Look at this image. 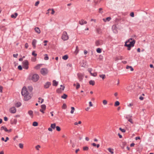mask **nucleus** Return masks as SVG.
<instances>
[{
    "mask_svg": "<svg viewBox=\"0 0 154 154\" xmlns=\"http://www.w3.org/2000/svg\"><path fill=\"white\" fill-rule=\"evenodd\" d=\"M21 94L24 97V100L27 101L30 99L32 97V93L29 91L25 87H23L21 91Z\"/></svg>",
    "mask_w": 154,
    "mask_h": 154,
    "instance_id": "f257e3e1",
    "label": "nucleus"
},
{
    "mask_svg": "<svg viewBox=\"0 0 154 154\" xmlns=\"http://www.w3.org/2000/svg\"><path fill=\"white\" fill-rule=\"evenodd\" d=\"M135 42V41L134 40H132V38L129 39L128 41L126 42L125 46L127 47H133Z\"/></svg>",
    "mask_w": 154,
    "mask_h": 154,
    "instance_id": "f03ea898",
    "label": "nucleus"
},
{
    "mask_svg": "<svg viewBox=\"0 0 154 154\" xmlns=\"http://www.w3.org/2000/svg\"><path fill=\"white\" fill-rule=\"evenodd\" d=\"M39 79V75L36 74L33 75L31 78V79L34 82H37Z\"/></svg>",
    "mask_w": 154,
    "mask_h": 154,
    "instance_id": "7ed1b4c3",
    "label": "nucleus"
},
{
    "mask_svg": "<svg viewBox=\"0 0 154 154\" xmlns=\"http://www.w3.org/2000/svg\"><path fill=\"white\" fill-rule=\"evenodd\" d=\"M69 38L67 33L65 31L63 32L61 36V39L63 41H66L68 40Z\"/></svg>",
    "mask_w": 154,
    "mask_h": 154,
    "instance_id": "20e7f679",
    "label": "nucleus"
},
{
    "mask_svg": "<svg viewBox=\"0 0 154 154\" xmlns=\"http://www.w3.org/2000/svg\"><path fill=\"white\" fill-rule=\"evenodd\" d=\"M23 68L27 69H28L29 63L27 60H26L23 62Z\"/></svg>",
    "mask_w": 154,
    "mask_h": 154,
    "instance_id": "39448f33",
    "label": "nucleus"
},
{
    "mask_svg": "<svg viewBox=\"0 0 154 154\" xmlns=\"http://www.w3.org/2000/svg\"><path fill=\"white\" fill-rule=\"evenodd\" d=\"M56 124L55 123H54L53 124H52L51 125L50 127L49 128H48V130L49 131H53V129H55V128H56Z\"/></svg>",
    "mask_w": 154,
    "mask_h": 154,
    "instance_id": "423d86ee",
    "label": "nucleus"
},
{
    "mask_svg": "<svg viewBox=\"0 0 154 154\" xmlns=\"http://www.w3.org/2000/svg\"><path fill=\"white\" fill-rule=\"evenodd\" d=\"M48 72V69L46 68H42L41 70V73L43 75H46Z\"/></svg>",
    "mask_w": 154,
    "mask_h": 154,
    "instance_id": "0eeeda50",
    "label": "nucleus"
},
{
    "mask_svg": "<svg viewBox=\"0 0 154 154\" xmlns=\"http://www.w3.org/2000/svg\"><path fill=\"white\" fill-rule=\"evenodd\" d=\"M103 44V42L102 40H98L95 42V44L96 46H99L102 45Z\"/></svg>",
    "mask_w": 154,
    "mask_h": 154,
    "instance_id": "6e6552de",
    "label": "nucleus"
},
{
    "mask_svg": "<svg viewBox=\"0 0 154 154\" xmlns=\"http://www.w3.org/2000/svg\"><path fill=\"white\" fill-rule=\"evenodd\" d=\"M132 116L131 115H128L127 116L126 118L128 120V121L131 124H133V122L131 118Z\"/></svg>",
    "mask_w": 154,
    "mask_h": 154,
    "instance_id": "1a4fd4ad",
    "label": "nucleus"
},
{
    "mask_svg": "<svg viewBox=\"0 0 154 154\" xmlns=\"http://www.w3.org/2000/svg\"><path fill=\"white\" fill-rule=\"evenodd\" d=\"M46 108V106L44 104L42 105L41 106V109H40V111L43 113H44V111L45 110Z\"/></svg>",
    "mask_w": 154,
    "mask_h": 154,
    "instance_id": "9d476101",
    "label": "nucleus"
},
{
    "mask_svg": "<svg viewBox=\"0 0 154 154\" xmlns=\"http://www.w3.org/2000/svg\"><path fill=\"white\" fill-rule=\"evenodd\" d=\"M10 112L12 113H14L16 112V109L14 107H11L9 109Z\"/></svg>",
    "mask_w": 154,
    "mask_h": 154,
    "instance_id": "9b49d317",
    "label": "nucleus"
},
{
    "mask_svg": "<svg viewBox=\"0 0 154 154\" xmlns=\"http://www.w3.org/2000/svg\"><path fill=\"white\" fill-rule=\"evenodd\" d=\"M87 23V21L83 19H81L79 21V23L81 25H82L84 24H86Z\"/></svg>",
    "mask_w": 154,
    "mask_h": 154,
    "instance_id": "f8f14e48",
    "label": "nucleus"
},
{
    "mask_svg": "<svg viewBox=\"0 0 154 154\" xmlns=\"http://www.w3.org/2000/svg\"><path fill=\"white\" fill-rule=\"evenodd\" d=\"M60 86L62 87V89H61V88L58 89L57 90V91L58 93H61L62 91H63L65 87L64 86H63L62 85H61Z\"/></svg>",
    "mask_w": 154,
    "mask_h": 154,
    "instance_id": "ddd939ff",
    "label": "nucleus"
},
{
    "mask_svg": "<svg viewBox=\"0 0 154 154\" xmlns=\"http://www.w3.org/2000/svg\"><path fill=\"white\" fill-rule=\"evenodd\" d=\"M17 119H14L11 120V124L12 125H16L17 123Z\"/></svg>",
    "mask_w": 154,
    "mask_h": 154,
    "instance_id": "4468645a",
    "label": "nucleus"
},
{
    "mask_svg": "<svg viewBox=\"0 0 154 154\" xmlns=\"http://www.w3.org/2000/svg\"><path fill=\"white\" fill-rule=\"evenodd\" d=\"M117 27L116 25H113L112 27V29L113 31L115 32L116 33L117 32Z\"/></svg>",
    "mask_w": 154,
    "mask_h": 154,
    "instance_id": "2eb2a0df",
    "label": "nucleus"
},
{
    "mask_svg": "<svg viewBox=\"0 0 154 154\" xmlns=\"http://www.w3.org/2000/svg\"><path fill=\"white\" fill-rule=\"evenodd\" d=\"M111 18L110 17H107L106 19L103 18V20L104 22H106L107 21H109L111 20Z\"/></svg>",
    "mask_w": 154,
    "mask_h": 154,
    "instance_id": "dca6fc26",
    "label": "nucleus"
},
{
    "mask_svg": "<svg viewBox=\"0 0 154 154\" xmlns=\"http://www.w3.org/2000/svg\"><path fill=\"white\" fill-rule=\"evenodd\" d=\"M51 83L49 82H47L44 85V87L46 88H48L51 85Z\"/></svg>",
    "mask_w": 154,
    "mask_h": 154,
    "instance_id": "f3484780",
    "label": "nucleus"
},
{
    "mask_svg": "<svg viewBox=\"0 0 154 154\" xmlns=\"http://www.w3.org/2000/svg\"><path fill=\"white\" fill-rule=\"evenodd\" d=\"M36 41L35 39H33L32 41V44L34 48H35V45L36 43Z\"/></svg>",
    "mask_w": 154,
    "mask_h": 154,
    "instance_id": "a211bd4d",
    "label": "nucleus"
},
{
    "mask_svg": "<svg viewBox=\"0 0 154 154\" xmlns=\"http://www.w3.org/2000/svg\"><path fill=\"white\" fill-rule=\"evenodd\" d=\"M58 84V82H57L55 80H54L53 81V85L54 86H57Z\"/></svg>",
    "mask_w": 154,
    "mask_h": 154,
    "instance_id": "6ab92c4d",
    "label": "nucleus"
},
{
    "mask_svg": "<svg viewBox=\"0 0 154 154\" xmlns=\"http://www.w3.org/2000/svg\"><path fill=\"white\" fill-rule=\"evenodd\" d=\"M35 31L38 33H40L41 32L40 30L38 27H36L35 29Z\"/></svg>",
    "mask_w": 154,
    "mask_h": 154,
    "instance_id": "aec40b11",
    "label": "nucleus"
},
{
    "mask_svg": "<svg viewBox=\"0 0 154 154\" xmlns=\"http://www.w3.org/2000/svg\"><path fill=\"white\" fill-rule=\"evenodd\" d=\"M0 129L1 130H4L6 132L8 131V129L7 128L4 126L1 127Z\"/></svg>",
    "mask_w": 154,
    "mask_h": 154,
    "instance_id": "412c9836",
    "label": "nucleus"
},
{
    "mask_svg": "<svg viewBox=\"0 0 154 154\" xmlns=\"http://www.w3.org/2000/svg\"><path fill=\"white\" fill-rule=\"evenodd\" d=\"M126 68L127 69H130V70L132 71L134 70L133 68L131 66H127L126 67Z\"/></svg>",
    "mask_w": 154,
    "mask_h": 154,
    "instance_id": "4be33fe9",
    "label": "nucleus"
},
{
    "mask_svg": "<svg viewBox=\"0 0 154 154\" xmlns=\"http://www.w3.org/2000/svg\"><path fill=\"white\" fill-rule=\"evenodd\" d=\"M28 113L31 116L32 118L33 117V112L32 110H29L28 111Z\"/></svg>",
    "mask_w": 154,
    "mask_h": 154,
    "instance_id": "5701e85b",
    "label": "nucleus"
},
{
    "mask_svg": "<svg viewBox=\"0 0 154 154\" xmlns=\"http://www.w3.org/2000/svg\"><path fill=\"white\" fill-rule=\"evenodd\" d=\"M38 102L41 103H42L44 101V99L41 97H39L38 99Z\"/></svg>",
    "mask_w": 154,
    "mask_h": 154,
    "instance_id": "b1692460",
    "label": "nucleus"
},
{
    "mask_svg": "<svg viewBox=\"0 0 154 154\" xmlns=\"http://www.w3.org/2000/svg\"><path fill=\"white\" fill-rule=\"evenodd\" d=\"M78 76L80 81L82 79V75L81 74H78Z\"/></svg>",
    "mask_w": 154,
    "mask_h": 154,
    "instance_id": "393cba45",
    "label": "nucleus"
},
{
    "mask_svg": "<svg viewBox=\"0 0 154 154\" xmlns=\"http://www.w3.org/2000/svg\"><path fill=\"white\" fill-rule=\"evenodd\" d=\"M108 151L110 152L111 154H112L113 153V149H111V148H109L108 149Z\"/></svg>",
    "mask_w": 154,
    "mask_h": 154,
    "instance_id": "a878e982",
    "label": "nucleus"
},
{
    "mask_svg": "<svg viewBox=\"0 0 154 154\" xmlns=\"http://www.w3.org/2000/svg\"><path fill=\"white\" fill-rule=\"evenodd\" d=\"M17 15L18 14L17 13H15L14 14H12L11 15V18H16Z\"/></svg>",
    "mask_w": 154,
    "mask_h": 154,
    "instance_id": "bb28decb",
    "label": "nucleus"
},
{
    "mask_svg": "<svg viewBox=\"0 0 154 154\" xmlns=\"http://www.w3.org/2000/svg\"><path fill=\"white\" fill-rule=\"evenodd\" d=\"M126 89L128 91H130L132 89V86L129 85L128 86L126 87Z\"/></svg>",
    "mask_w": 154,
    "mask_h": 154,
    "instance_id": "cd10ccee",
    "label": "nucleus"
},
{
    "mask_svg": "<svg viewBox=\"0 0 154 154\" xmlns=\"http://www.w3.org/2000/svg\"><path fill=\"white\" fill-rule=\"evenodd\" d=\"M41 64H38L35 67V69H39L40 67L41 66Z\"/></svg>",
    "mask_w": 154,
    "mask_h": 154,
    "instance_id": "c85d7f7f",
    "label": "nucleus"
},
{
    "mask_svg": "<svg viewBox=\"0 0 154 154\" xmlns=\"http://www.w3.org/2000/svg\"><path fill=\"white\" fill-rule=\"evenodd\" d=\"M95 82L93 80H91L89 82V83L90 85H94L95 84Z\"/></svg>",
    "mask_w": 154,
    "mask_h": 154,
    "instance_id": "c756f323",
    "label": "nucleus"
},
{
    "mask_svg": "<svg viewBox=\"0 0 154 154\" xmlns=\"http://www.w3.org/2000/svg\"><path fill=\"white\" fill-rule=\"evenodd\" d=\"M99 76L103 80L106 77V76L104 74L100 75Z\"/></svg>",
    "mask_w": 154,
    "mask_h": 154,
    "instance_id": "7c9ffc66",
    "label": "nucleus"
},
{
    "mask_svg": "<svg viewBox=\"0 0 154 154\" xmlns=\"http://www.w3.org/2000/svg\"><path fill=\"white\" fill-rule=\"evenodd\" d=\"M28 91L29 92L32 93V90L33 88L32 87L29 86L28 87Z\"/></svg>",
    "mask_w": 154,
    "mask_h": 154,
    "instance_id": "2f4dec72",
    "label": "nucleus"
},
{
    "mask_svg": "<svg viewBox=\"0 0 154 154\" xmlns=\"http://www.w3.org/2000/svg\"><path fill=\"white\" fill-rule=\"evenodd\" d=\"M79 50L78 49V47L77 46L76 47V49L75 52V53L76 54H77L79 52Z\"/></svg>",
    "mask_w": 154,
    "mask_h": 154,
    "instance_id": "473e14b6",
    "label": "nucleus"
},
{
    "mask_svg": "<svg viewBox=\"0 0 154 154\" xmlns=\"http://www.w3.org/2000/svg\"><path fill=\"white\" fill-rule=\"evenodd\" d=\"M96 51H97V52L98 53H100L102 52L101 49H100V48H97L96 49Z\"/></svg>",
    "mask_w": 154,
    "mask_h": 154,
    "instance_id": "72a5a7b5",
    "label": "nucleus"
},
{
    "mask_svg": "<svg viewBox=\"0 0 154 154\" xmlns=\"http://www.w3.org/2000/svg\"><path fill=\"white\" fill-rule=\"evenodd\" d=\"M41 148L40 145H38L35 146V149L37 150H39V149Z\"/></svg>",
    "mask_w": 154,
    "mask_h": 154,
    "instance_id": "f704fd0d",
    "label": "nucleus"
},
{
    "mask_svg": "<svg viewBox=\"0 0 154 154\" xmlns=\"http://www.w3.org/2000/svg\"><path fill=\"white\" fill-rule=\"evenodd\" d=\"M67 96L66 94H64L63 95L61 96V97L62 98L66 99L67 98Z\"/></svg>",
    "mask_w": 154,
    "mask_h": 154,
    "instance_id": "c9c22d12",
    "label": "nucleus"
},
{
    "mask_svg": "<svg viewBox=\"0 0 154 154\" xmlns=\"http://www.w3.org/2000/svg\"><path fill=\"white\" fill-rule=\"evenodd\" d=\"M103 104L104 105H106L107 104V101L106 100H103Z\"/></svg>",
    "mask_w": 154,
    "mask_h": 154,
    "instance_id": "e433bc0d",
    "label": "nucleus"
},
{
    "mask_svg": "<svg viewBox=\"0 0 154 154\" xmlns=\"http://www.w3.org/2000/svg\"><path fill=\"white\" fill-rule=\"evenodd\" d=\"M71 110L70 112V113L71 114H73L74 112V111L75 110V108L74 107H71Z\"/></svg>",
    "mask_w": 154,
    "mask_h": 154,
    "instance_id": "4c0bfd02",
    "label": "nucleus"
},
{
    "mask_svg": "<svg viewBox=\"0 0 154 154\" xmlns=\"http://www.w3.org/2000/svg\"><path fill=\"white\" fill-rule=\"evenodd\" d=\"M21 105V104L19 102L16 103L15 105V106L17 107H20Z\"/></svg>",
    "mask_w": 154,
    "mask_h": 154,
    "instance_id": "58836bf2",
    "label": "nucleus"
},
{
    "mask_svg": "<svg viewBox=\"0 0 154 154\" xmlns=\"http://www.w3.org/2000/svg\"><path fill=\"white\" fill-rule=\"evenodd\" d=\"M62 58L64 60H66L68 58V56L67 55H65L63 56Z\"/></svg>",
    "mask_w": 154,
    "mask_h": 154,
    "instance_id": "ea45409f",
    "label": "nucleus"
},
{
    "mask_svg": "<svg viewBox=\"0 0 154 154\" xmlns=\"http://www.w3.org/2000/svg\"><path fill=\"white\" fill-rule=\"evenodd\" d=\"M32 125L34 126H36L38 125V123L37 122H34L33 123Z\"/></svg>",
    "mask_w": 154,
    "mask_h": 154,
    "instance_id": "a19ab883",
    "label": "nucleus"
},
{
    "mask_svg": "<svg viewBox=\"0 0 154 154\" xmlns=\"http://www.w3.org/2000/svg\"><path fill=\"white\" fill-rule=\"evenodd\" d=\"M89 148L87 146H84L83 147V150L84 151H87L88 150Z\"/></svg>",
    "mask_w": 154,
    "mask_h": 154,
    "instance_id": "79ce46f5",
    "label": "nucleus"
},
{
    "mask_svg": "<svg viewBox=\"0 0 154 154\" xmlns=\"http://www.w3.org/2000/svg\"><path fill=\"white\" fill-rule=\"evenodd\" d=\"M91 74L92 76L95 77L97 75V73L96 72H95L94 73H91Z\"/></svg>",
    "mask_w": 154,
    "mask_h": 154,
    "instance_id": "37998d69",
    "label": "nucleus"
},
{
    "mask_svg": "<svg viewBox=\"0 0 154 154\" xmlns=\"http://www.w3.org/2000/svg\"><path fill=\"white\" fill-rule=\"evenodd\" d=\"M67 106L65 104H63L62 106V108L63 109H65L66 108Z\"/></svg>",
    "mask_w": 154,
    "mask_h": 154,
    "instance_id": "c03bdc74",
    "label": "nucleus"
},
{
    "mask_svg": "<svg viewBox=\"0 0 154 154\" xmlns=\"http://www.w3.org/2000/svg\"><path fill=\"white\" fill-rule=\"evenodd\" d=\"M56 128V130L58 131H60L61 130L59 126H57Z\"/></svg>",
    "mask_w": 154,
    "mask_h": 154,
    "instance_id": "a18cd8bd",
    "label": "nucleus"
},
{
    "mask_svg": "<svg viewBox=\"0 0 154 154\" xmlns=\"http://www.w3.org/2000/svg\"><path fill=\"white\" fill-rule=\"evenodd\" d=\"M45 57H44V59L45 60H48L49 58L48 56V55L47 54H45Z\"/></svg>",
    "mask_w": 154,
    "mask_h": 154,
    "instance_id": "49530a36",
    "label": "nucleus"
},
{
    "mask_svg": "<svg viewBox=\"0 0 154 154\" xmlns=\"http://www.w3.org/2000/svg\"><path fill=\"white\" fill-rule=\"evenodd\" d=\"M119 102L118 101H116L115 102V106H117L119 105Z\"/></svg>",
    "mask_w": 154,
    "mask_h": 154,
    "instance_id": "de8ad7c7",
    "label": "nucleus"
},
{
    "mask_svg": "<svg viewBox=\"0 0 154 154\" xmlns=\"http://www.w3.org/2000/svg\"><path fill=\"white\" fill-rule=\"evenodd\" d=\"M76 84H77V85H76V89H78L80 88V85L79 83H77Z\"/></svg>",
    "mask_w": 154,
    "mask_h": 154,
    "instance_id": "09e8293b",
    "label": "nucleus"
},
{
    "mask_svg": "<svg viewBox=\"0 0 154 154\" xmlns=\"http://www.w3.org/2000/svg\"><path fill=\"white\" fill-rule=\"evenodd\" d=\"M19 147H20V148L21 149L23 148V144L20 143L19 144Z\"/></svg>",
    "mask_w": 154,
    "mask_h": 154,
    "instance_id": "8fccbe9b",
    "label": "nucleus"
},
{
    "mask_svg": "<svg viewBox=\"0 0 154 154\" xmlns=\"http://www.w3.org/2000/svg\"><path fill=\"white\" fill-rule=\"evenodd\" d=\"M32 55L35 57H36V56L37 55V54L35 53V51H33L32 52Z\"/></svg>",
    "mask_w": 154,
    "mask_h": 154,
    "instance_id": "3c124183",
    "label": "nucleus"
},
{
    "mask_svg": "<svg viewBox=\"0 0 154 154\" xmlns=\"http://www.w3.org/2000/svg\"><path fill=\"white\" fill-rule=\"evenodd\" d=\"M36 60V57H32L31 58V60L33 62H35Z\"/></svg>",
    "mask_w": 154,
    "mask_h": 154,
    "instance_id": "603ef678",
    "label": "nucleus"
},
{
    "mask_svg": "<svg viewBox=\"0 0 154 154\" xmlns=\"http://www.w3.org/2000/svg\"><path fill=\"white\" fill-rule=\"evenodd\" d=\"M119 129L122 132L124 133L125 132V130L124 129H122L121 128H120Z\"/></svg>",
    "mask_w": 154,
    "mask_h": 154,
    "instance_id": "864d4df0",
    "label": "nucleus"
},
{
    "mask_svg": "<svg viewBox=\"0 0 154 154\" xmlns=\"http://www.w3.org/2000/svg\"><path fill=\"white\" fill-rule=\"evenodd\" d=\"M102 10H103V9L102 8H100L99 9L98 12L100 13H103V11H101Z\"/></svg>",
    "mask_w": 154,
    "mask_h": 154,
    "instance_id": "5fc2aeb1",
    "label": "nucleus"
},
{
    "mask_svg": "<svg viewBox=\"0 0 154 154\" xmlns=\"http://www.w3.org/2000/svg\"><path fill=\"white\" fill-rule=\"evenodd\" d=\"M130 15L132 17H134V14L133 12H131L130 14Z\"/></svg>",
    "mask_w": 154,
    "mask_h": 154,
    "instance_id": "6e6d98bb",
    "label": "nucleus"
},
{
    "mask_svg": "<svg viewBox=\"0 0 154 154\" xmlns=\"http://www.w3.org/2000/svg\"><path fill=\"white\" fill-rule=\"evenodd\" d=\"M18 69L20 70H22V68L21 66L20 65L18 67Z\"/></svg>",
    "mask_w": 154,
    "mask_h": 154,
    "instance_id": "4d7b16f0",
    "label": "nucleus"
},
{
    "mask_svg": "<svg viewBox=\"0 0 154 154\" xmlns=\"http://www.w3.org/2000/svg\"><path fill=\"white\" fill-rule=\"evenodd\" d=\"M18 55V54H14L13 55V57H16V58L17 57Z\"/></svg>",
    "mask_w": 154,
    "mask_h": 154,
    "instance_id": "13d9d810",
    "label": "nucleus"
},
{
    "mask_svg": "<svg viewBox=\"0 0 154 154\" xmlns=\"http://www.w3.org/2000/svg\"><path fill=\"white\" fill-rule=\"evenodd\" d=\"M25 47L26 48H28V44L27 43H26L25 45Z\"/></svg>",
    "mask_w": 154,
    "mask_h": 154,
    "instance_id": "bf43d9fd",
    "label": "nucleus"
},
{
    "mask_svg": "<svg viewBox=\"0 0 154 154\" xmlns=\"http://www.w3.org/2000/svg\"><path fill=\"white\" fill-rule=\"evenodd\" d=\"M48 41L47 40H45L44 41V43H45V44H44V45L45 46H46L47 45V44H46V43L48 42Z\"/></svg>",
    "mask_w": 154,
    "mask_h": 154,
    "instance_id": "052dcab7",
    "label": "nucleus"
},
{
    "mask_svg": "<svg viewBox=\"0 0 154 154\" xmlns=\"http://www.w3.org/2000/svg\"><path fill=\"white\" fill-rule=\"evenodd\" d=\"M39 3V1L36 2L35 4V6H37Z\"/></svg>",
    "mask_w": 154,
    "mask_h": 154,
    "instance_id": "680f3d73",
    "label": "nucleus"
},
{
    "mask_svg": "<svg viewBox=\"0 0 154 154\" xmlns=\"http://www.w3.org/2000/svg\"><path fill=\"white\" fill-rule=\"evenodd\" d=\"M92 70V69L91 68H89L88 69V71L90 73V74L92 73L91 72Z\"/></svg>",
    "mask_w": 154,
    "mask_h": 154,
    "instance_id": "e2e57ef3",
    "label": "nucleus"
},
{
    "mask_svg": "<svg viewBox=\"0 0 154 154\" xmlns=\"http://www.w3.org/2000/svg\"><path fill=\"white\" fill-rule=\"evenodd\" d=\"M89 106L90 107L92 106H93V104L90 101L89 102Z\"/></svg>",
    "mask_w": 154,
    "mask_h": 154,
    "instance_id": "0e129e2a",
    "label": "nucleus"
},
{
    "mask_svg": "<svg viewBox=\"0 0 154 154\" xmlns=\"http://www.w3.org/2000/svg\"><path fill=\"white\" fill-rule=\"evenodd\" d=\"M133 104L132 103H130L128 105V107H131L132 106H133Z\"/></svg>",
    "mask_w": 154,
    "mask_h": 154,
    "instance_id": "69168bd1",
    "label": "nucleus"
},
{
    "mask_svg": "<svg viewBox=\"0 0 154 154\" xmlns=\"http://www.w3.org/2000/svg\"><path fill=\"white\" fill-rule=\"evenodd\" d=\"M80 150V149H76V150H75V153H76V154H77L78 152Z\"/></svg>",
    "mask_w": 154,
    "mask_h": 154,
    "instance_id": "338daca9",
    "label": "nucleus"
},
{
    "mask_svg": "<svg viewBox=\"0 0 154 154\" xmlns=\"http://www.w3.org/2000/svg\"><path fill=\"white\" fill-rule=\"evenodd\" d=\"M140 138L139 137H135V140H140Z\"/></svg>",
    "mask_w": 154,
    "mask_h": 154,
    "instance_id": "774afa93",
    "label": "nucleus"
}]
</instances>
